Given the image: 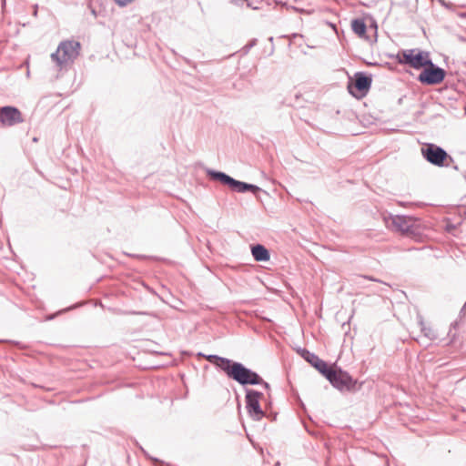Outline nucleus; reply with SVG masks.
Instances as JSON below:
<instances>
[{
    "instance_id": "10",
    "label": "nucleus",
    "mask_w": 466,
    "mask_h": 466,
    "mask_svg": "<svg viewBox=\"0 0 466 466\" xmlns=\"http://www.w3.org/2000/svg\"><path fill=\"white\" fill-rule=\"evenodd\" d=\"M21 111L13 106H5L0 108V124L2 127H13L23 123Z\"/></svg>"
},
{
    "instance_id": "2",
    "label": "nucleus",
    "mask_w": 466,
    "mask_h": 466,
    "mask_svg": "<svg viewBox=\"0 0 466 466\" xmlns=\"http://www.w3.org/2000/svg\"><path fill=\"white\" fill-rule=\"evenodd\" d=\"M207 175L209 178L227 185L233 191L238 193H245L250 191L253 194H257L258 192L261 191V188L258 186L237 180L222 171L208 169Z\"/></svg>"
},
{
    "instance_id": "6",
    "label": "nucleus",
    "mask_w": 466,
    "mask_h": 466,
    "mask_svg": "<svg viewBox=\"0 0 466 466\" xmlns=\"http://www.w3.org/2000/svg\"><path fill=\"white\" fill-rule=\"evenodd\" d=\"M422 157L431 164L437 167H449L450 162H453L452 157L441 147L435 144H427L421 147Z\"/></svg>"
},
{
    "instance_id": "5",
    "label": "nucleus",
    "mask_w": 466,
    "mask_h": 466,
    "mask_svg": "<svg viewBox=\"0 0 466 466\" xmlns=\"http://www.w3.org/2000/svg\"><path fill=\"white\" fill-rule=\"evenodd\" d=\"M323 376L339 391L353 390L357 382L347 371L337 367H330Z\"/></svg>"
},
{
    "instance_id": "18",
    "label": "nucleus",
    "mask_w": 466,
    "mask_h": 466,
    "mask_svg": "<svg viewBox=\"0 0 466 466\" xmlns=\"http://www.w3.org/2000/svg\"><path fill=\"white\" fill-rule=\"evenodd\" d=\"M366 280H372V281H379L378 279H373L371 277H368V276H358L355 279V283L358 284V285H361V286H364V281Z\"/></svg>"
},
{
    "instance_id": "4",
    "label": "nucleus",
    "mask_w": 466,
    "mask_h": 466,
    "mask_svg": "<svg viewBox=\"0 0 466 466\" xmlns=\"http://www.w3.org/2000/svg\"><path fill=\"white\" fill-rule=\"evenodd\" d=\"M80 44L76 41H63L51 58L60 67L73 62L79 55Z\"/></svg>"
},
{
    "instance_id": "12",
    "label": "nucleus",
    "mask_w": 466,
    "mask_h": 466,
    "mask_svg": "<svg viewBox=\"0 0 466 466\" xmlns=\"http://www.w3.org/2000/svg\"><path fill=\"white\" fill-rule=\"evenodd\" d=\"M300 355L322 375H324L330 368V366H329L326 361L322 360L315 353L310 352L306 349L300 350Z\"/></svg>"
},
{
    "instance_id": "17",
    "label": "nucleus",
    "mask_w": 466,
    "mask_h": 466,
    "mask_svg": "<svg viewBox=\"0 0 466 466\" xmlns=\"http://www.w3.org/2000/svg\"><path fill=\"white\" fill-rule=\"evenodd\" d=\"M420 329L423 335L431 340H434L438 338L436 331L424 324L422 320L420 321Z\"/></svg>"
},
{
    "instance_id": "26",
    "label": "nucleus",
    "mask_w": 466,
    "mask_h": 466,
    "mask_svg": "<svg viewBox=\"0 0 466 466\" xmlns=\"http://www.w3.org/2000/svg\"><path fill=\"white\" fill-rule=\"evenodd\" d=\"M3 5H5V0H3Z\"/></svg>"
},
{
    "instance_id": "15",
    "label": "nucleus",
    "mask_w": 466,
    "mask_h": 466,
    "mask_svg": "<svg viewBox=\"0 0 466 466\" xmlns=\"http://www.w3.org/2000/svg\"><path fill=\"white\" fill-rule=\"evenodd\" d=\"M251 254L258 262H266L269 260V251L261 244L251 246Z\"/></svg>"
},
{
    "instance_id": "9",
    "label": "nucleus",
    "mask_w": 466,
    "mask_h": 466,
    "mask_svg": "<svg viewBox=\"0 0 466 466\" xmlns=\"http://www.w3.org/2000/svg\"><path fill=\"white\" fill-rule=\"evenodd\" d=\"M246 409L249 417L254 420H260L264 416L260 406V400L263 398V393L252 389H246Z\"/></svg>"
},
{
    "instance_id": "19",
    "label": "nucleus",
    "mask_w": 466,
    "mask_h": 466,
    "mask_svg": "<svg viewBox=\"0 0 466 466\" xmlns=\"http://www.w3.org/2000/svg\"><path fill=\"white\" fill-rule=\"evenodd\" d=\"M257 45V39H251L246 46H243L242 52L244 55H247L249 50Z\"/></svg>"
},
{
    "instance_id": "25",
    "label": "nucleus",
    "mask_w": 466,
    "mask_h": 466,
    "mask_svg": "<svg viewBox=\"0 0 466 466\" xmlns=\"http://www.w3.org/2000/svg\"><path fill=\"white\" fill-rule=\"evenodd\" d=\"M132 313L133 314H142L141 312H136V311H133Z\"/></svg>"
},
{
    "instance_id": "21",
    "label": "nucleus",
    "mask_w": 466,
    "mask_h": 466,
    "mask_svg": "<svg viewBox=\"0 0 466 466\" xmlns=\"http://www.w3.org/2000/svg\"><path fill=\"white\" fill-rule=\"evenodd\" d=\"M116 3L119 5V6H126L127 5L130 4L131 2H133L134 0H115Z\"/></svg>"
},
{
    "instance_id": "16",
    "label": "nucleus",
    "mask_w": 466,
    "mask_h": 466,
    "mask_svg": "<svg viewBox=\"0 0 466 466\" xmlns=\"http://www.w3.org/2000/svg\"><path fill=\"white\" fill-rule=\"evenodd\" d=\"M351 28L353 32L360 37L364 36L367 31V25L364 20L360 18L352 20Z\"/></svg>"
},
{
    "instance_id": "8",
    "label": "nucleus",
    "mask_w": 466,
    "mask_h": 466,
    "mask_svg": "<svg viewBox=\"0 0 466 466\" xmlns=\"http://www.w3.org/2000/svg\"><path fill=\"white\" fill-rule=\"evenodd\" d=\"M372 78L364 72H357L348 83V90L355 97H363L370 89Z\"/></svg>"
},
{
    "instance_id": "24",
    "label": "nucleus",
    "mask_w": 466,
    "mask_h": 466,
    "mask_svg": "<svg viewBox=\"0 0 466 466\" xmlns=\"http://www.w3.org/2000/svg\"><path fill=\"white\" fill-rule=\"evenodd\" d=\"M37 8H38V6H37V5H35L34 6V12H33V15H34L35 16H36V15H37Z\"/></svg>"
},
{
    "instance_id": "7",
    "label": "nucleus",
    "mask_w": 466,
    "mask_h": 466,
    "mask_svg": "<svg viewBox=\"0 0 466 466\" xmlns=\"http://www.w3.org/2000/svg\"><path fill=\"white\" fill-rule=\"evenodd\" d=\"M418 76L421 84L434 86L441 84L446 76V71L436 66L430 58Z\"/></svg>"
},
{
    "instance_id": "3",
    "label": "nucleus",
    "mask_w": 466,
    "mask_h": 466,
    "mask_svg": "<svg viewBox=\"0 0 466 466\" xmlns=\"http://www.w3.org/2000/svg\"><path fill=\"white\" fill-rule=\"evenodd\" d=\"M430 59V53L418 48L402 49L396 55V60L401 64L409 66L414 69L424 67Z\"/></svg>"
},
{
    "instance_id": "14",
    "label": "nucleus",
    "mask_w": 466,
    "mask_h": 466,
    "mask_svg": "<svg viewBox=\"0 0 466 466\" xmlns=\"http://www.w3.org/2000/svg\"><path fill=\"white\" fill-rule=\"evenodd\" d=\"M199 355L205 357L210 363H212L217 368L223 370L225 373H227V370H228V368L232 362V360H229V359L224 358V357H220L218 355L205 356L204 354H201V353Z\"/></svg>"
},
{
    "instance_id": "11",
    "label": "nucleus",
    "mask_w": 466,
    "mask_h": 466,
    "mask_svg": "<svg viewBox=\"0 0 466 466\" xmlns=\"http://www.w3.org/2000/svg\"><path fill=\"white\" fill-rule=\"evenodd\" d=\"M384 220L387 227L394 228L396 231L401 233H409L413 227L414 220L411 217L408 216H392L385 217Z\"/></svg>"
},
{
    "instance_id": "13",
    "label": "nucleus",
    "mask_w": 466,
    "mask_h": 466,
    "mask_svg": "<svg viewBox=\"0 0 466 466\" xmlns=\"http://www.w3.org/2000/svg\"><path fill=\"white\" fill-rule=\"evenodd\" d=\"M199 355L205 357L210 363H212L217 368L223 370L225 373H227V370H228V368L232 362V360H229V359L224 358V357H220L218 355L205 356L204 354H201V353Z\"/></svg>"
},
{
    "instance_id": "27",
    "label": "nucleus",
    "mask_w": 466,
    "mask_h": 466,
    "mask_svg": "<svg viewBox=\"0 0 466 466\" xmlns=\"http://www.w3.org/2000/svg\"><path fill=\"white\" fill-rule=\"evenodd\" d=\"M463 309H466V303L464 304Z\"/></svg>"
},
{
    "instance_id": "23",
    "label": "nucleus",
    "mask_w": 466,
    "mask_h": 466,
    "mask_svg": "<svg viewBox=\"0 0 466 466\" xmlns=\"http://www.w3.org/2000/svg\"><path fill=\"white\" fill-rule=\"evenodd\" d=\"M259 385H262L267 390H268L270 388L269 384L268 382H266L263 379H262V382Z\"/></svg>"
},
{
    "instance_id": "1",
    "label": "nucleus",
    "mask_w": 466,
    "mask_h": 466,
    "mask_svg": "<svg viewBox=\"0 0 466 466\" xmlns=\"http://www.w3.org/2000/svg\"><path fill=\"white\" fill-rule=\"evenodd\" d=\"M226 374L229 379L243 386L258 385L262 382V378L258 373L234 360H232Z\"/></svg>"
},
{
    "instance_id": "20",
    "label": "nucleus",
    "mask_w": 466,
    "mask_h": 466,
    "mask_svg": "<svg viewBox=\"0 0 466 466\" xmlns=\"http://www.w3.org/2000/svg\"><path fill=\"white\" fill-rule=\"evenodd\" d=\"M231 2L238 6H243L247 5L248 7H251L253 9H257V7H253L248 0H231Z\"/></svg>"
},
{
    "instance_id": "22",
    "label": "nucleus",
    "mask_w": 466,
    "mask_h": 466,
    "mask_svg": "<svg viewBox=\"0 0 466 466\" xmlns=\"http://www.w3.org/2000/svg\"><path fill=\"white\" fill-rule=\"evenodd\" d=\"M143 452L144 454L148 458L150 459L152 461L154 462H157V463H163V461H159L158 459L155 458V457H151L149 456L144 450H143Z\"/></svg>"
}]
</instances>
